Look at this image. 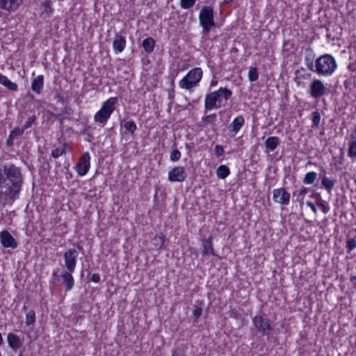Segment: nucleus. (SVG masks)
Wrapping results in <instances>:
<instances>
[{
  "label": "nucleus",
  "instance_id": "nucleus-37",
  "mask_svg": "<svg viewBox=\"0 0 356 356\" xmlns=\"http://www.w3.org/2000/svg\"><path fill=\"white\" fill-rule=\"evenodd\" d=\"M24 132V130L22 127H15L13 130L10 132V138L18 137L22 136Z\"/></svg>",
  "mask_w": 356,
  "mask_h": 356
},
{
  "label": "nucleus",
  "instance_id": "nucleus-13",
  "mask_svg": "<svg viewBox=\"0 0 356 356\" xmlns=\"http://www.w3.org/2000/svg\"><path fill=\"white\" fill-rule=\"evenodd\" d=\"M24 0H0V10L8 13L15 12L23 3Z\"/></svg>",
  "mask_w": 356,
  "mask_h": 356
},
{
  "label": "nucleus",
  "instance_id": "nucleus-11",
  "mask_svg": "<svg viewBox=\"0 0 356 356\" xmlns=\"http://www.w3.org/2000/svg\"><path fill=\"white\" fill-rule=\"evenodd\" d=\"M187 177L186 170L182 166L174 167L168 172V178L170 182H183Z\"/></svg>",
  "mask_w": 356,
  "mask_h": 356
},
{
  "label": "nucleus",
  "instance_id": "nucleus-50",
  "mask_svg": "<svg viewBox=\"0 0 356 356\" xmlns=\"http://www.w3.org/2000/svg\"><path fill=\"white\" fill-rule=\"evenodd\" d=\"M24 350V348H23L22 349L21 348L18 356H23Z\"/></svg>",
  "mask_w": 356,
  "mask_h": 356
},
{
  "label": "nucleus",
  "instance_id": "nucleus-21",
  "mask_svg": "<svg viewBox=\"0 0 356 356\" xmlns=\"http://www.w3.org/2000/svg\"><path fill=\"white\" fill-rule=\"evenodd\" d=\"M0 83L11 91H17L18 86L16 83L12 82L6 76L0 74Z\"/></svg>",
  "mask_w": 356,
  "mask_h": 356
},
{
  "label": "nucleus",
  "instance_id": "nucleus-10",
  "mask_svg": "<svg viewBox=\"0 0 356 356\" xmlns=\"http://www.w3.org/2000/svg\"><path fill=\"white\" fill-rule=\"evenodd\" d=\"M90 156L89 152H85L76 164L75 168L80 176H84L90 168Z\"/></svg>",
  "mask_w": 356,
  "mask_h": 356
},
{
  "label": "nucleus",
  "instance_id": "nucleus-17",
  "mask_svg": "<svg viewBox=\"0 0 356 356\" xmlns=\"http://www.w3.org/2000/svg\"><path fill=\"white\" fill-rule=\"evenodd\" d=\"M72 273L73 272L67 270V271L64 272L61 275L63 282L65 286L66 291H70L74 286V278L72 275Z\"/></svg>",
  "mask_w": 356,
  "mask_h": 356
},
{
  "label": "nucleus",
  "instance_id": "nucleus-19",
  "mask_svg": "<svg viewBox=\"0 0 356 356\" xmlns=\"http://www.w3.org/2000/svg\"><path fill=\"white\" fill-rule=\"evenodd\" d=\"M245 120L243 115L236 117L229 126L231 131L236 134L241 128L243 126Z\"/></svg>",
  "mask_w": 356,
  "mask_h": 356
},
{
  "label": "nucleus",
  "instance_id": "nucleus-45",
  "mask_svg": "<svg viewBox=\"0 0 356 356\" xmlns=\"http://www.w3.org/2000/svg\"><path fill=\"white\" fill-rule=\"evenodd\" d=\"M318 206L319 207H321V209H322V211L324 213H327L329 212L330 211V207L328 206V204H323L322 202H319L317 204Z\"/></svg>",
  "mask_w": 356,
  "mask_h": 356
},
{
  "label": "nucleus",
  "instance_id": "nucleus-35",
  "mask_svg": "<svg viewBox=\"0 0 356 356\" xmlns=\"http://www.w3.org/2000/svg\"><path fill=\"white\" fill-rule=\"evenodd\" d=\"M36 119L37 118L35 115L30 116L22 127L24 131L29 128H31L32 125L35 122Z\"/></svg>",
  "mask_w": 356,
  "mask_h": 356
},
{
  "label": "nucleus",
  "instance_id": "nucleus-38",
  "mask_svg": "<svg viewBox=\"0 0 356 356\" xmlns=\"http://www.w3.org/2000/svg\"><path fill=\"white\" fill-rule=\"evenodd\" d=\"M181 158V152L177 149H175L170 155V161L175 162L180 159Z\"/></svg>",
  "mask_w": 356,
  "mask_h": 356
},
{
  "label": "nucleus",
  "instance_id": "nucleus-32",
  "mask_svg": "<svg viewBox=\"0 0 356 356\" xmlns=\"http://www.w3.org/2000/svg\"><path fill=\"white\" fill-rule=\"evenodd\" d=\"M309 192V189L306 187H302L299 191L296 198V201L300 203V205L303 204L304 197Z\"/></svg>",
  "mask_w": 356,
  "mask_h": 356
},
{
  "label": "nucleus",
  "instance_id": "nucleus-8",
  "mask_svg": "<svg viewBox=\"0 0 356 356\" xmlns=\"http://www.w3.org/2000/svg\"><path fill=\"white\" fill-rule=\"evenodd\" d=\"M327 88L320 79H314L309 86V92L313 98L318 99L327 93Z\"/></svg>",
  "mask_w": 356,
  "mask_h": 356
},
{
  "label": "nucleus",
  "instance_id": "nucleus-2",
  "mask_svg": "<svg viewBox=\"0 0 356 356\" xmlns=\"http://www.w3.org/2000/svg\"><path fill=\"white\" fill-rule=\"evenodd\" d=\"M232 92L227 88H220L218 90L207 94L204 99L206 111L225 106L231 98Z\"/></svg>",
  "mask_w": 356,
  "mask_h": 356
},
{
  "label": "nucleus",
  "instance_id": "nucleus-16",
  "mask_svg": "<svg viewBox=\"0 0 356 356\" xmlns=\"http://www.w3.org/2000/svg\"><path fill=\"white\" fill-rule=\"evenodd\" d=\"M321 176L322 177V181L321 184L330 193L334 188V185L337 183L336 179H330L327 177H326V172L324 169H323L321 172Z\"/></svg>",
  "mask_w": 356,
  "mask_h": 356
},
{
  "label": "nucleus",
  "instance_id": "nucleus-14",
  "mask_svg": "<svg viewBox=\"0 0 356 356\" xmlns=\"http://www.w3.org/2000/svg\"><path fill=\"white\" fill-rule=\"evenodd\" d=\"M0 242L4 248L15 249L17 247V242L7 230H3L0 232Z\"/></svg>",
  "mask_w": 356,
  "mask_h": 356
},
{
  "label": "nucleus",
  "instance_id": "nucleus-4",
  "mask_svg": "<svg viewBox=\"0 0 356 356\" xmlns=\"http://www.w3.org/2000/svg\"><path fill=\"white\" fill-rule=\"evenodd\" d=\"M202 77V69L200 67H195L191 70L179 81V86L181 88L191 91L200 81Z\"/></svg>",
  "mask_w": 356,
  "mask_h": 356
},
{
  "label": "nucleus",
  "instance_id": "nucleus-46",
  "mask_svg": "<svg viewBox=\"0 0 356 356\" xmlns=\"http://www.w3.org/2000/svg\"><path fill=\"white\" fill-rule=\"evenodd\" d=\"M91 281L98 283L100 281V276L98 273H93L91 275Z\"/></svg>",
  "mask_w": 356,
  "mask_h": 356
},
{
  "label": "nucleus",
  "instance_id": "nucleus-55",
  "mask_svg": "<svg viewBox=\"0 0 356 356\" xmlns=\"http://www.w3.org/2000/svg\"><path fill=\"white\" fill-rule=\"evenodd\" d=\"M232 1V0H225V1L226 3L230 2V1Z\"/></svg>",
  "mask_w": 356,
  "mask_h": 356
},
{
  "label": "nucleus",
  "instance_id": "nucleus-29",
  "mask_svg": "<svg viewBox=\"0 0 356 356\" xmlns=\"http://www.w3.org/2000/svg\"><path fill=\"white\" fill-rule=\"evenodd\" d=\"M259 78L257 68L255 67H250L248 71V79L250 82L256 81Z\"/></svg>",
  "mask_w": 356,
  "mask_h": 356
},
{
  "label": "nucleus",
  "instance_id": "nucleus-18",
  "mask_svg": "<svg viewBox=\"0 0 356 356\" xmlns=\"http://www.w3.org/2000/svg\"><path fill=\"white\" fill-rule=\"evenodd\" d=\"M44 86L43 75H38L31 83V90L37 94H40Z\"/></svg>",
  "mask_w": 356,
  "mask_h": 356
},
{
  "label": "nucleus",
  "instance_id": "nucleus-15",
  "mask_svg": "<svg viewBox=\"0 0 356 356\" xmlns=\"http://www.w3.org/2000/svg\"><path fill=\"white\" fill-rule=\"evenodd\" d=\"M7 342L9 348L16 352L23 346V340L13 332H9L7 335Z\"/></svg>",
  "mask_w": 356,
  "mask_h": 356
},
{
  "label": "nucleus",
  "instance_id": "nucleus-22",
  "mask_svg": "<svg viewBox=\"0 0 356 356\" xmlns=\"http://www.w3.org/2000/svg\"><path fill=\"white\" fill-rule=\"evenodd\" d=\"M280 138L277 136L268 137L265 141V146L266 149L270 151H273L280 145Z\"/></svg>",
  "mask_w": 356,
  "mask_h": 356
},
{
  "label": "nucleus",
  "instance_id": "nucleus-33",
  "mask_svg": "<svg viewBox=\"0 0 356 356\" xmlns=\"http://www.w3.org/2000/svg\"><path fill=\"white\" fill-rule=\"evenodd\" d=\"M65 153V146L63 145L61 147H58L51 152V156L54 158H58Z\"/></svg>",
  "mask_w": 356,
  "mask_h": 356
},
{
  "label": "nucleus",
  "instance_id": "nucleus-12",
  "mask_svg": "<svg viewBox=\"0 0 356 356\" xmlns=\"http://www.w3.org/2000/svg\"><path fill=\"white\" fill-rule=\"evenodd\" d=\"M290 197V193H289L284 188H277L273 191V199L274 202L282 205L289 204Z\"/></svg>",
  "mask_w": 356,
  "mask_h": 356
},
{
  "label": "nucleus",
  "instance_id": "nucleus-40",
  "mask_svg": "<svg viewBox=\"0 0 356 356\" xmlns=\"http://www.w3.org/2000/svg\"><path fill=\"white\" fill-rule=\"evenodd\" d=\"M346 247L349 251L354 250L356 248V240L355 238H349L347 241Z\"/></svg>",
  "mask_w": 356,
  "mask_h": 356
},
{
  "label": "nucleus",
  "instance_id": "nucleus-34",
  "mask_svg": "<svg viewBox=\"0 0 356 356\" xmlns=\"http://www.w3.org/2000/svg\"><path fill=\"white\" fill-rule=\"evenodd\" d=\"M196 0H180V6L184 9H189L193 6Z\"/></svg>",
  "mask_w": 356,
  "mask_h": 356
},
{
  "label": "nucleus",
  "instance_id": "nucleus-27",
  "mask_svg": "<svg viewBox=\"0 0 356 356\" xmlns=\"http://www.w3.org/2000/svg\"><path fill=\"white\" fill-rule=\"evenodd\" d=\"M348 156L350 158H356V136L353 138L349 143Z\"/></svg>",
  "mask_w": 356,
  "mask_h": 356
},
{
  "label": "nucleus",
  "instance_id": "nucleus-6",
  "mask_svg": "<svg viewBox=\"0 0 356 356\" xmlns=\"http://www.w3.org/2000/svg\"><path fill=\"white\" fill-rule=\"evenodd\" d=\"M199 22L202 27V33L207 35L215 25L213 10L210 6L202 8L199 15Z\"/></svg>",
  "mask_w": 356,
  "mask_h": 356
},
{
  "label": "nucleus",
  "instance_id": "nucleus-31",
  "mask_svg": "<svg viewBox=\"0 0 356 356\" xmlns=\"http://www.w3.org/2000/svg\"><path fill=\"white\" fill-rule=\"evenodd\" d=\"M35 322V314L33 310L29 311L26 314V323L27 325H33Z\"/></svg>",
  "mask_w": 356,
  "mask_h": 356
},
{
  "label": "nucleus",
  "instance_id": "nucleus-39",
  "mask_svg": "<svg viewBox=\"0 0 356 356\" xmlns=\"http://www.w3.org/2000/svg\"><path fill=\"white\" fill-rule=\"evenodd\" d=\"M216 118V114H211L207 116H204L202 118V122L204 124H211L214 122Z\"/></svg>",
  "mask_w": 356,
  "mask_h": 356
},
{
  "label": "nucleus",
  "instance_id": "nucleus-7",
  "mask_svg": "<svg viewBox=\"0 0 356 356\" xmlns=\"http://www.w3.org/2000/svg\"><path fill=\"white\" fill-rule=\"evenodd\" d=\"M252 324L255 330L262 336L269 335L273 330L272 322L265 315H256L252 318Z\"/></svg>",
  "mask_w": 356,
  "mask_h": 356
},
{
  "label": "nucleus",
  "instance_id": "nucleus-54",
  "mask_svg": "<svg viewBox=\"0 0 356 356\" xmlns=\"http://www.w3.org/2000/svg\"><path fill=\"white\" fill-rule=\"evenodd\" d=\"M53 276H57V273L56 272H54L53 274H52Z\"/></svg>",
  "mask_w": 356,
  "mask_h": 356
},
{
  "label": "nucleus",
  "instance_id": "nucleus-5",
  "mask_svg": "<svg viewBox=\"0 0 356 356\" xmlns=\"http://www.w3.org/2000/svg\"><path fill=\"white\" fill-rule=\"evenodd\" d=\"M117 97H111L104 102L101 109L95 115V121L104 124L114 111L115 108V105L117 103Z\"/></svg>",
  "mask_w": 356,
  "mask_h": 356
},
{
  "label": "nucleus",
  "instance_id": "nucleus-25",
  "mask_svg": "<svg viewBox=\"0 0 356 356\" xmlns=\"http://www.w3.org/2000/svg\"><path fill=\"white\" fill-rule=\"evenodd\" d=\"M165 236L163 234L156 235L152 239L153 245L156 249H161L164 245Z\"/></svg>",
  "mask_w": 356,
  "mask_h": 356
},
{
  "label": "nucleus",
  "instance_id": "nucleus-23",
  "mask_svg": "<svg viewBox=\"0 0 356 356\" xmlns=\"http://www.w3.org/2000/svg\"><path fill=\"white\" fill-rule=\"evenodd\" d=\"M142 44L145 51L147 54H150L154 49L155 40L152 38L148 37L143 40Z\"/></svg>",
  "mask_w": 356,
  "mask_h": 356
},
{
  "label": "nucleus",
  "instance_id": "nucleus-42",
  "mask_svg": "<svg viewBox=\"0 0 356 356\" xmlns=\"http://www.w3.org/2000/svg\"><path fill=\"white\" fill-rule=\"evenodd\" d=\"M172 356H186V352L183 348H177L172 353Z\"/></svg>",
  "mask_w": 356,
  "mask_h": 356
},
{
  "label": "nucleus",
  "instance_id": "nucleus-9",
  "mask_svg": "<svg viewBox=\"0 0 356 356\" xmlns=\"http://www.w3.org/2000/svg\"><path fill=\"white\" fill-rule=\"evenodd\" d=\"M77 256L78 252L75 249H69L64 253L65 266L67 270L74 272Z\"/></svg>",
  "mask_w": 356,
  "mask_h": 356
},
{
  "label": "nucleus",
  "instance_id": "nucleus-47",
  "mask_svg": "<svg viewBox=\"0 0 356 356\" xmlns=\"http://www.w3.org/2000/svg\"><path fill=\"white\" fill-rule=\"evenodd\" d=\"M306 204L307 206H308L309 207H310L312 209V210L314 212V213H316L317 212V210H316V206L314 204V203H312V202L310 201H307L306 202Z\"/></svg>",
  "mask_w": 356,
  "mask_h": 356
},
{
  "label": "nucleus",
  "instance_id": "nucleus-49",
  "mask_svg": "<svg viewBox=\"0 0 356 356\" xmlns=\"http://www.w3.org/2000/svg\"><path fill=\"white\" fill-rule=\"evenodd\" d=\"M350 281L356 286V276H352Z\"/></svg>",
  "mask_w": 356,
  "mask_h": 356
},
{
  "label": "nucleus",
  "instance_id": "nucleus-24",
  "mask_svg": "<svg viewBox=\"0 0 356 356\" xmlns=\"http://www.w3.org/2000/svg\"><path fill=\"white\" fill-rule=\"evenodd\" d=\"M202 254H214V251L212 246V241L211 237L203 241V250Z\"/></svg>",
  "mask_w": 356,
  "mask_h": 356
},
{
  "label": "nucleus",
  "instance_id": "nucleus-41",
  "mask_svg": "<svg viewBox=\"0 0 356 356\" xmlns=\"http://www.w3.org/2000/svg\"><path fill=\"white\" fill-rule=\"evenodd\" d=\"M193 314L196 318V319H198L202 315V308L195 305L193 311Z\"/></svg>",
  "mask_w": 356,
  "mask_h": 356
},
{
  "label": "nucleus",
  "instance_id": "nucleus-28",
  "mask_svg": "<svg viewBox=\"0 0 356 356\" xmlns=\"http://www.w3.org/2000/svg\"><path fill=\"white\" fill-rule=\"evenodd\" d=\"M317 178V174L315 172H307L303 179V183L305 184H312Z\"/></svg>",
  "mask_w": 356,
  "mask_h": 356
},
{
  "label": "nucleus",
  "instance_id": "nucleus-30",
  "mask_svg": "<svg viewBox=\"0 0 356 356\" xmlns=\"http://www.w3.org/2000/svg\"><path fill=\"white\" fill-rule=\"evenodd\" d=\"M124 129L131 134H134L136 130V124L133 120L127 121L124 124Z\"/></svg>",
  "mask_w": 356,
  "mask_h": 356
},
{
  "label": "nucleus",
  "instance_id": "nucleus-3",
  "mask_svg": "<svg viewBox=\"0 0 356 356\" xmlns=\"http://www.w3.org/2000/svg\"><path fill=\"white\" fill-rule=\"evenodd\" d=\"M337 67V62L330 54L322 55L315 61V72L320 76L332 75L335 72Z\"/></svg>",
  "mask_w": 356,
  "mask_h": 356
},
{
  "label": "nucleus",
  "instance_id": "nucleus-26",
  "mask_svg": "<svg viewBox=\"0 0 356 356\" xmlns=\"http://www.w3.org/2000/svg\"><path fill=\"white\" fill-rule=\"evenodd\" d=\"M230 171L228 167L225 165H220L217 170L216 174L219 178L225 179L229 175Z\"/></svg>",
  "mask_w": 356,
  "mask_h": 356
},
{
  "label": "nucleus",
  "instance_id": "nucleus-20",
  "mask_svg": "<svg viewBox=\"0 0 356 356\" xmlns=\"http://www.w3.org/2000/svg\"><path fill=\"white\" fill-rule=\"evenodd\" d=\"M126 46L125 38L121 35L117 34L113 40V48L115 51L122 52Z\"/></svg>",
  "mask_w": 356,
  "mask_h": 356
},
{
  "label": "nucleus",
  "instance_id": "nucleus-53",
  "mask_svg": "<svg viewBox=\"0 0 356 356\" xmlns=\"http://www.w3.org/2000/svg\"><path fill=\"white\" fill-rule=\"evenodd\" d=\"M186 148L188 149V150H191V147L188 144H186Z\"/></svg>",
  "mask_w": 356,
  "mask_h": 356
},
{
  "label": "nucleus",
  "instance_id": "nucleus-44",
  "mask_svg": "<svg viewBox=\"0 0 356 356\" xmlns=\"http://www.w3.org/2000/svg\"><path fill=\"white\" fill-rule=\"evenodd\" d=\"M223 153H224V149H223L222 146H221L220 145H216V147H215V154H216V155L219 156L222 155Z\"/></svg>",
  "mask_w": 356,
  "mask_h": 356
},
{
  "label": "nucleus",
  "instance_id": "nucleus-52",
  "mask_svg": "<svg viewBox=\"0 0 356 356\" xmlns=\"http://www.w3.org/2000/svg\"><path fill=\"white\" fill-rule=\"evenodd\" d=\"M216 83H217V81H211V86H214V85H216Z\"/></svg>",
  "mask_w": 356,
  "mask_h": 356
},
{
  "label": "nucleus",
  "instance_id": "nucleus-36",
  "mask_svg": "<svg viewBox=\"0 0 356 356\" xmlns=\"http://www.w3.org/2000/svg\"><path fill=\"white\" fill-rule=\"evenodd\" d=\"M313 127H318L321 122V114L318 111H314L312 114Z\"/></svg>",
  "mask_w": 356,
  "mask_h": 356
},
{
  "label": "nucleus",
  "instance_id": "nucleus-51",
  "mask_svg": "<svg viewBox=\"0 0 356 356\" xmlns=\"http://www.w3.org/2000/svg\"><path fill=\"white\" fill-rule=\"evenodd\" d=\"M3 339L1 334L0 333V347L3 345Z\"/></svg>",
  "mask_w": 356,
  "mask_h": 356
},
{
  "label": "nucleus",
  "instance_id": "nucleus-48",
  "mask_svg": "<svg viewBox=\"0 0 356 356\" xmlns=\"http://www.w3.org/2000/svg\"><path fill=\"white\" fill-rule=\"evenodd\" d=\"M14 138H10V135L6 140V145L8 146H12L13 145Z\"/></svg>",
  "mask_w": 356,
  "mask_h": 356
},
{
  "label": "nucleus",
  "instance_id": "nucleus-1",
  "mask_svg": "<svg viewBox=\"0 0 356 356\" xmlns=\"http://www.w3.org/2000/svg\"><path fill=\"white\" fill-rule=\"evenodd\" d=\"M23 184L21 169L13 163L0 168V200L11 205L19 197Z\"/></svg>",
  "mask_w": 356,
  "mask_h": 356
},
{
  "label": "nucleus",
  "instance_id": "nucleus-43",
  "mask_svg": "<svg viewBox=\"0 0 356 356\" xmlns=\"http://www.w3.org/2000/svg\"><path fill=\"white\" fill-rule=\"evenodd\" d=\"M305 61H306L307 67L309 70L315 72V64L313 63V61L311 59H308V58H306Z\"/></svg>",
  "mask_w": 356,
  "mask_h": 356
}]
</instances>
